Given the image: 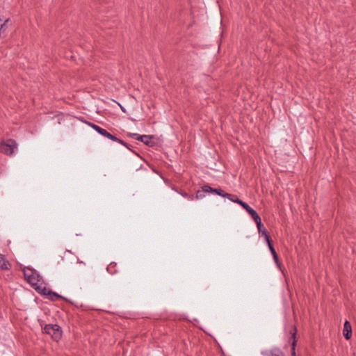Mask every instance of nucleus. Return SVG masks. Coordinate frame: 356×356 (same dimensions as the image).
<instances>
[{"mask_svg":"<svg viewBox=\"0 0 356 356\" xmlns=\"http://www.w3.org/2000/svg\"><path fill=\"white\" fill-rule=\"evenodd\" d=\"M290 334H291V338L290 339L291 341V356H296V348L297 345V340H296V333H297V328L296 326H293L291 329L290 330Z\"/></svg>","mask_w":356,"mask_h":356,"instance_id":"39448f33","label":"nucleus"},{"mask_svg":"<svg viewBox=\"0 0 356 356\" xmlns=\"http://www.w3.org/2000/svg\"><path fill=\"white\" fill-rule=\"evenodd\" d=\"M257 227L259 233L261 234L262 236L264 237L265 236L268 234V231L266 230V229L265 228V227L264 226L262 222H261V227H259V226H257Z\"/></svg>","mask_w":356,"mask_h":356,"instance_id":"f3484780","label":"nucleus"},{"mask_svg":"<svg viewBox=\"0 0 356 356\" xmlns=\"http://www.w3.org/2000/svg\"><path fill=\"white\" fill-rule=\"evenodd\" d=\"M269 250L270 251V253L273 255L275 262H277L279 257H278V254H277L275 248L273 246H271L270 248H269Z\"/></svg>","mask_w":356,"mask_h":356,"instance_id":"a211bd4d","label":"nucleus"},{"mask_svg":"<svg viewBox=\"0 0 356 356\" xmlns=\"http://www.w3.org/2000/svg\"><path fill=\"white\" fill-rule=\"evenodd\" d=\"M35 289L41 295L45 296V297H47V291L49 289H47L45 286L43 287L42 289L41 287H40V286H38Z\"/></svg>","mask_w":356,"mask_h":356,"instance_id":"6ab92c4d","label":"nucleus"},{"mask_svg":"<svg viewBox=\"0 0 356 356\" xmlns=\"http://www.w3.org/2000/svg\"><path fill=\"white\" fill-rule=\"evenodd\" d=\"M79 120H80L81 121L83 122L84 123H86L87 124H89V121L85 120L83 117L79 118Z\"/></svg>","mask_w":356,"mask_h":356,"instance_id":"b1692460","label":"nucleus"},{"mask_svg":"<svg viewBox=\"0 0 356 356\" xmlns=\"http://www.w3.org/2000/svg\"><path fill=\"white\" fill-rule=\"evenodd\" d=\"M241 206L251 216L252 219L257 224V226L261 227V219L258 213L252 209L248 203L243 202Z\"/></svg>","mask_w":356,"mask_h":356,"instance_id":"7ed1b4c3","label":"nucleus"},{"mask_svg":"<svg viewBox=\"0 0 356 356\" xmlns=\"http://www.w3.org/2000/svg\"><path fill=\"white\" fill-rule=\"evenodd\" d=\"M209 193H215L219 196H221V197H225V195H226V192H225L222 188H213L212 187H211L210 186H209Z\"/></svg>","mask_w":356,"mask_h":356,"instance_id":"f8f14e48","label":"nucleus"},{"mask_svg":"<svg viewBox=\"0 0 356 356\" xmlns=\"http://www.w3.org/2000/svg\"><path fill=\"white\" fill-rule=\"evenodd\" d=\"M180 194L181 196H183L185 198H187L189 200H194V195L191 194L189 195L186 192L181 191L180 192Z\"/></svg>","mask_w":356,"mask_h":356,"instance_id":"aec40b11","label":"nucleus"},{"mask_svg":"<svg viewBox=\"0 0 356 356\" xmlns=\"http://www.w3.org/2000/svg\"><path fill=\"white\" fill-rule=\"evenodd\" d=\"M263 356H286L285 353L277 347L271 349L264 350L261 352Z\"/></svg>","mask_w":356,"mask_h":356,"instance_id":"423d86ee","label":"nucleus"},{"mask_svg":"<svg viewBox=\"0 0 356 356\" xmlns=\"http://www.w3.org/2000/svg\"><path fill=\"white\" fill-rule=\"evenodd\" d=\"M228 198L230 201L237 203L239 205L242 204L243 200H240L236 195L234 194H230V193H226L225 197Z\"/></svg>","mask_w":356,"mask_h":356,"instance_id":"ddd939ff","label":"nucleus"},{"mask_svg":"<svg viewBox=\"0 0 356 356\" xmlns=\"http://www.w3.org/2000/svg\"><path fill=\"white\" fill-rule=\"evenodd\" d=\"M11 267L10 263L6 259L5 256L0 253V268L1 270H8Z\"/></svg>","mask_w":356,"mask_h":356,"instance_id":"9b49d317","label":"nucleus"},{"mask_svg":"<svg viewBox=\"0 0 356 356\" xmlns=\"http://www.w3.org/2000/svg\"><path fill=\"white\" fill-rule=\"evenodd\" d=\"M102 136H104V137H106V138H108V139H110V140H111L113 141L117 142L118 143H122V140H121V139L117 138L115 136L110 134L106 130V134H104L102 135Z\"/></svg>","mask_w":356,"mask_h":356,"instance_id":"4468645a","label":"nucleus"},{"mask_svg":"<svg viewBox=\"0 0 356 356\" xmlns=\"http://www.w3.org/2000/svg\"><path fill=\"white\" fill-rule=\"evenodd\" d=\"M209 185L206 184L202 187L201 190H197L194 195V200L202 199L205 196V193H209Z\"/></svg>","mask_w":356,"mask_h":356,"instance_id":"9d476101","label":"nucleus"},{"mask_svg":"<svg viewBox=\"0 0 356 356\" xmlns=\"http://www.w3.org/2000/svg\"><path fill=\"white\" fill-rule=\"evenodd\" d=\"M43 332L46 334H50L51 338L58 341L62 337V330L58 324H46L43 327Z\"/></svg>","mask_w":356,"mask_h":356,"instance_id":"f257e3e1","label":"nucleus"},{"mask_svg":"<svg viewBox=\"0 0 356 356\" xmlns=\"http://www.w3.org/2000/svg\"><path fill=\"white\" fill-rule=\"evenodd\" d=\"M90 128H92L94 130H95L98 134L100 135H103L104 134H106V129L102 128L101 127L90 122Z\"/></svg>","mask_w":356,"mask_h":356,"instance_id":"dca6fc26","label":"nucleus"},{"mask_svg":"<svg viewBox=\"0 0 356 356\" xmlns=\"http://www.w3.org/2000/svg\"><path fill=\"white\" fill-rule=\"evenodd\" d=\"M128 136H130L131 138H135V139H136V140H139V139H138V136H141V135H139V134H131V133H129V134H128Z\"/></svg>","mask_w":356,"mask_h":356,"instance_id":"4be33fe9","label":"nucleus"},{"mask_svg":"<svg viewBox=\"0 0 356 356\" xmlns=\"http://www.w3.org/2000/svg\"><path fill=\"white\" fill-rule=\"evenodd\" d=\"M10 143L2 142L0 145V152L6 154L12 155L15 148H17V144L15 140L10 139L8 140Z\"/></svg>","mask_w":356,"mask_h":356,"instance_id":"f03ea898","label":"nucleus"},{"mask_svg":"<svg viewBox=\"0 0 356 356\" xmlns=\"http://www.w3.org/2000/svg\"><path fill=\"white\" fill-rule=\"evenodd\" d=\"M117 264L115 262H111L107 266L106 270L111 274H115L118 272Z\"/></svg>","mask_w":356,"mask_h":356,"instance_id":"2eb2a0df","label":"nucleus"},{"mask_svg":"<svg viewBox=\"0 0 356 356\" xmlns=\"http://www.w3.org/2000/svg\"><path fill=\"white\" fill-rule=\"evenodd\" d=\"M264 238L268 244V248H270L271 246H273V241H272L270 236H269V234H267L266 236H265Z\"/></svg>","mask_w":356,"mask_h":356,"instance_id":"412c9836","label":"nucleus"},{"mask_svg":"<svg viewBox=\"0 0 356 356\" xmlns=\"http://www.w3.org/2000/svg\"><path fill=\"white\" fill-rule=\"evenodd\" d=\"M138 139L149 147H154L156 144L154 141V136L153 135H141V136H138Z\"/></svg>","mask_w":356,"mask_h":356,"instance_id":"0eeeda50","label":"nucleus"},{"mask_svg":"<svg viewBox=\"0 0 356 356\" xmlns=\"http://www.w3.org/2000/svg\"><path fill=\"white\" fill-rule=\"evenodd\" d=\"M47 298H49L51 301H58V300H67V299L65 298H64L61 295L53 291L51 289H49L47 291Z\"/></svg>","mask_w":356,"mask_h":356,"instance_id":"1a4fd4ad","label":"nucleus"},{"mask_svg":"<svg viewBox=\"0 0 356 356\" xmlns=\"http://www.w3.org/2000/svg\"><path fill=\"white\" fill-rule=\"evenodd\" d=\"M343 334L347 340L350 339L352 337V326L348 321L344 322Z\"/></svg>","mask_w":356,"mask_h":356,"instance_id":"6e6552de","label":"nucleus"},{"mask_svg":"<svg viewBox=\"0 0 356 356\" xmlns=\"http://www.w3.org/2000/svg\"><path fill=\"white\" fill-rule=\"evenodd\" d=\"M122 143H120V144L122 145L123 146L126 147L127 149H131L130 145L128 143H127L124 140H122Z\"/></svg>","mask_w":356,"mask_h":356,"instance_id":"5701e85b","label":"nucleus"},{"mask_svg":"<svg viewBox=\"0 0 356 356\" xmlns=\"http://www.w3.org/2000/svg\"><path fill=\"white\" fill-rule=\"evenodd\" d=\"M275 264H276L277 266L280 269H281L282 264H281V262L280 261V260H279V259H278V261H277V262H275Z\"/></svg>","mask_w":356,"mask_h":356,"instance_id":"393cba45","label":"nucleus"},{"mask_svg":"<svg viewBox=\"0 0 356 356\" xmlns=\"http://www.w3.org/2000/svg\"><path fill=\"white\" fill-rule=\"evenodd\" d=\"M29 270L31 272V274L28 275L25 270H23L24 271V275L26 277L27 282L31 284V285H36L38 282L40 281V275L37 273V271L34 269L28 268Z\"/></svg>","mask_w":356,"mask_h":356,"instance_id":"20e7f679","label":"nucleus"},{"mask_svg":"<svg viewBox=\"0 0 356 356\" xmlns=\"http://www.w3.org/2000/svg\"><path fill=\"white\" fill-rule=\"evenodd\" d=\"M119 104V106H120V108H121V110L122 111V112L126 113V109H125V108H124V106H122V105H120V104Z\"/></svg>","mask_w":356,"mask_h":356,"instance_id":"a878e982","label":"nucleus"}]
</instances>
